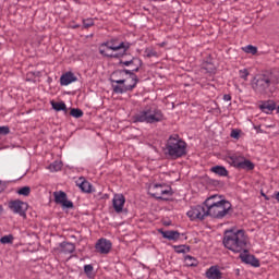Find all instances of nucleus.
Segmentation results:
<instances>
[{"instance_id":"25","label":"nucleus","mask_w":279,"mask_h":279,"mask_svg":"<svg viewBox=\"0 0 279 279\" xmlns=\"http://www.w3.org/2000/svg\"><path fill=\"white\" fill-rule=\"evenodd\" d=\"M50 105L52 106L53 110L57 112L65 111L66 112V105L65 102H54L51 101Z\"/></svg>"},{"instance_id":"34","label":"nucleus","mask_w":279,"mask_h":279,"mask_svg":"<svg viewBox=\"0 0 279 279\" xmlns=\"http://www.w3.org/2000/svg\"><path fill=\"white\" fill-rule=\"evenodd\" d=\"M94 25H95L94 19L83 20V27L90 28Z\"/></svg>"},{"instance_id":"3","label":"nucleus","mask_w":279,"mask_h":279,"mask_svg":"<svg viewBox=\"0 0 279 279\" xmlns=\"http://www.w3.org/2000/svg\"><path fill=\"white\" fill-rule=\"evenodd\" d=\"M225 247L232 253H247V243L250 239L245 235L244 230H227L225 232V240H222Z\"/></svg>"},{"instance_id":"20","label":"nucleus","mask_w":279,"mask_h":279,"mask_svg":"<svg viewBox=\"0 0 279 279\" xmlns=\"http://www.w3.org/2000/svg\"><path fill=\"white\" fill-rule=\"evenodd\" d=\"M162 239H168V241H179L180 240V232L168 230V231H160Z\"/></svg>"},{"instance_id":"8","label":"nucleus","mask_w":279,"mask_h":279,"mask_svg":"<svg viewBox=\"0 0 279 279\" xmlns=\"http://www.w3.org/2000/svg\"><path fill=\"white\" fill-rule=\"evenodd\" d=\"M148 193L156 199L167 201L172 195L171 187L161 183H151L148 185Z\"/></svg>"},{"instance_id":"29","label":"nucleus","mask_w":279,"mask_h":279,"mask_svg":"<svg viewBox=\"0 0 279 279\" xmlns=\"http://www.w3.org/2000/svg\"><path fill=\"white\" fill-rule=\"evenodd\" d=\"M14 242V236L12 234H7L2 238H0V244L2 245H9Z\"/></svg>"},{"instance_id":"15","label":"nucleus","mask_w":279,"mask_h":279,"mask_svg":"<svg viewBox=\"0 0 279 279\" xmlns=\"http://www.w3.org/2000/svg\"><path fill=\"white\" fill-rule=\"evenodd\" d=\"M242 260V263L251 265L252 267H259V259H257L254 255H250V254H241L239 256Z\"/></svg>"},{"instance_id":"46","label":"nucleus","mask_w":279,"mask_h":279,"mask_svg":"<svg viewBox=\"0 0 279 279\" xmlns=\"http://www.w3.org/2000/svg\"><path fill=\"white\" fill-rule=\"evenodd\" d=\"M278 4H279V2H278Z\"/></svg>"},{"instance_id":"7","label":"nucleus","mask_w":279,"mask_h":279,"mask_svg":"<svg viewBox=\"0 0 279 279\" xmlns=\"http://www.w3.org/2000/svg\"><path fill=\"white\" fill-rule=\"evenodd\" d=\"M275 82L271 76L262 74L254 77L252 81V89H254L257 94H266L267 89H269L270 85H274Z\"/></svg>"},{"instance_id":"23","label":"nucleus","mask_w":279,"mask_h":279,"mask_svg":"<svg viewBox=\"0 0 279 279\" xmlns=\"http://www.w3.org/2000/svg\"><path fill=\"white\" fill-rule=\"evenodd\" d=\"M60 247H62V253L65 254H72L75 251V245H73L71 242H62Z\"/></svg>"},{"instance_id":"35","label":"nucleus","mask_w":279,"mask_h":279,"mask_svg":"<svg viewBox=\"0 0 279 279\" xmlns=\"http://www.w3.org/2000/svg\"><path fill=\"white\" fill-rule=\"evenodd\" d=\"M239 75L241 76V78H244V81H247V76H250V72L246 69H244L239 71Z\"/></svg>"},{"instance_id":"1","label":"nucleus","mask_w":279,"mask_h":279,"mask_svg":"<svg viewBox=\"0 0 279 279\" xmlns=\"http://www.w3.org/2000/svg\"><path fill=\"white\" fill-rule=\"evenodd\" d=\"M110 82L114 94H126L136 88L138 76L130 70H117L111 74Z\"/></svg>"},{"instance_id":"27","label":"nucleus","mask_w":279,"mask_h":279,"mask_svg":"<svg viewBox=\"0 0 279 279\" xmlns=\"http://www.w3.org/2000/svg\"><path fill=\"white\" fill-rule=\"evenodd\" d=\"M62 169V162H60L59 160H54L52 163H50V166H48V170H50L51 172H58Z\"/></svg>"},{"instance_id":"42","label":"nucleus","mask_w":279,"mask_h":279,"mask_svg":"<svg viewBox=\"0 0 279 279\" xmlns=\"http://www.w3.org/2000/svg\"><path fill=\"white\" fill-rule=\"evenodd\" d=\"M124 85H132V81H129L128 83H124Z\"/></svg>"},{"instance_id":"24","label":"nucleus","mask_w":279,"mask_h":279,"mask_svg":"<svg viewBox=\"0 0 279 279\" xmlns=\"http://www.w3.org/2000/svg\"><path fill=\"white\" fill-rule=\"evenodd\" d=\"M262 112H265L266 114L271 113L274 110H276V105L274 102H266L260 105Z\"/></svg>"},{"instance_id":"6","label":"nucleus","mask_w":279,"mask_h":279,"mask_svg":"<svg viewBox=\"0 0 279 279\" xmlns=\"http://www.w3.org/2000/svg\"><path fill=\"white\" fill-rule=\"evenodd\" d=\"M187 144L180 138L179 135L169 136L168 142L166 143V154L171 159H178L183 156H186Z\"/></svg>"},{"instance_id":"26","label":"nucleus","mask_w":279,"mask_h":279,"mask_svg":"<svg viewBox=\"0 0 279 279\" xmlns=\"http://www.w3.org/2000/svg\"><path fill=\"white\" fill-rule=\"evenodd\" d=\"M174 252L178 254H186L190 253L191 248L190 246H187L186 244H182V245H175L173 246Z\"/></svg>"},{"instance_id":"30","label":"nucleus","mask_w":279,"mask_h":279,"mask_svg":"<svg viewBox=\"0 0 279 279\" xmlns=\"http://www.w3.org/2000/svg\"><path fill=\"white\" fill-rule=\"evenodd\" d=\"M184 263L186 264L187 267H196L197 266V259L186 255V257H184Z\"/></svg>"},{"instance_id":"37","label":"nucleus","mask_w":279,"mask_h":279,"mask_svg":"<svg viewBox=\"0 0 279 279\" xmlns=\"http://www.w3.org/2000/svg\"><path fill=\"white\" fill-rule=\"evenodd\" d=\"M9 133V126H0V135H8Z\"/></svg>"},{"instance_id":"16","label":"nucleus","mask_w":279,"mask_h":279,"mask_svg":"<svg viewBox=\"0 0 279 279\" xmlns=\"http://www.w3.org/2000/svg\"><path fill=\"white\" fill-rule=\"evenodd\" d=\"M207 279H222V272L219 270L218 266H210L209 269L206 270Z\"/></svg>"},{"instance_id":"5","label":"nucleus","mask_w":279,"mask_h":279,"mask_svg":"<svg viewBox=\"0 0 279 279\" xmlns=\"http://www.w3.org/2000/svg\"><path fill=\"white\" fill-rule=\"evenodd\" d=\"M129 48V44H118L116 40H110L101 44L98 51L100 52V56H104V58L119 59L125 56Z\"/></svg>"},{"instance_id":"4","label":"nucleus","mask_w":279,"mask_h":279,"mask_svg":"<svg viewBox=\"0 0 279 279\" xmlns=\"http://www.w3.org/2000/svg\"><path fill=\"white\" fill-rule=\"evenodd\" d=\"M163 114L160 109L154 106H146L142 110L137 111L133 117L135 123L155 124L160 123L163 120Z\"/></svg>"},{"instance_id":"36","label":"nucleus","mask_w":279,"mask_h":279,"mask_svg":"<svg viewBox=\"0 0 279 279\" xmlns=\"http://www.w3.org/2000/svg\"><path fill=\"white\" fill-rule=\"evenodd\" d=\"M240 134H241V131H239L238 129H233L231 131V137L234 140H239Z\"/></svg>"},{"instance_id":"39","label":"nucleus","mask_w":279,"mask_h":279,"mask_svg":"<svg viewBox=\"0 0 279 279\" xmlns=\"http://www.w3.org/2000/svg\"><path fill=\"white\" fill-rule=\"evenodd\" d=\"M225 101H231V96L225 95Z\"/></svg>"},{"instance_id":"19","label":"nucleus","mask_w":279,"mask_h":279,"mask_svg":"<svg viewBox=\"0 0 279 279\" xmlns=\"http://www.w3.org/2000/svg\"><path fill=\"white\" fill-rule=\"evenodd\" d=\"M76 186L82 190L83 193H90L92 192V184L84 178H80L76 180Z\"/></svg>"},{"instance_id":"45","label":"nucleus","mask_w":279,"mask_h":279,"mask_svg":"<svg viewBox=\"0 0 279 279\" xmlns=\"http://www.w3.org/2000/svg\"><path fill=\"white\" fill-rule=\"evenodd\" d=\"M239 0H234V2H238Z\"/></svg>"},{"instance_id":"21","label":"nucleus","mask_w":279,"mask_h":279,"mask_svg":"<svg viewBox=\"0 0 279 279\" xmlns=\"http://www.w3.org/2000/svg\"><path fill=\"white\" fill-rule=\"evenodd\" d=\"M232 167H234L235 169H241V170H245V171H253L254 170V163L251 160H246L244 162L235 163Z\"/></svg>"},{"instance_id":"10","label":"nucleus","mask_w":279,"mask_h":279,"mask_svg":"<svg viewBox=\"0 0 279 279\" xmlns=\"http://www.w3.org/2000/svg\"><path fill=\"white\" fill-rule=\"evenodd\" d=\"M28 205L22 201L15 199L9 202V209L12 210L15 215L21 217H25V213L27 211Z\"/></svg>"},{"instance_id":"28","label":"nucleus","mask_w":279,"mask_h":279,"mask_svg":"<svg viewBox=\"0 0 279 279\" xmlns=\"http://www.w3.org/2000/svg\"><path fill=\"white\" fill-rule=\"evenodd\" d=\"M70 117H73L74 119H81L84 117V111L78 108H72L70 110Z\"/></svg>"},{"instance_id":"43","label":"nucleus","mask_w":279,"mask_h":279,"mask_svg":"<svg viewBox=\"0 0 279 279\" xmlns=\"http://www.w3.org/2000/svg\"><path fill=\"white\" fill-rule=\"evenodd\" d=\"M277 112L279 113V106L277 107Z\"/></svg>"},{"instance_id":"22","label":"nucleus","mask_w":279,"mask_h":279,"mask_svg":"<svg viewBox=\"0 0 279 279\" xmlns=\"http://www.w3.org/2000/svg\"><path fill=\"white\" fill-rule=\"evenodd\" d=\"M210 172H213L216 175H219L220 178H227L228 177V170L222 166L211 167Z\"/></svg>"},{"instance_id":"18","label":"nucleus","mask_w":279,"mask_h":279,"mask_svg":"<svg viewBox=\"0 0 279 279\" xmlns=\"http://www.w3.org/2000/svg\"><path fill=\"white\" fill-rule=\"evenodd\" d=\"M246 161H248V160L245 159L244 156L241 154H234V155L227 157V162H229V165H231V166L239 165V163L246 162Z\"/></svg>"},{"instance_id":"12","label":"nucleus","mask_w":279,"mask_h":279,"mask_svg":"<svg viewBox=\"0 0 279 279\" xmlns=\"http://www.w3.org/2000/svg\"><path fill=\"white\" fill-rule=\"evenodd\" d=\"M96 252L107 255L111 251V242L105 238H101L95 244Z\"/></svg>"},{"instance_id":"11","label":"nucleus","mask_w":279,"mask_h":279,"mask_svg":"<svg viewBox=\"0 0 279 279\" xmlns=\"http://www.w3.org/2000/svg\"><path fill=\"white\" fill-rule=\"evenodd\" d=\"M54 203L61 205L63 208L72 209L73 203L66 199L65 192H53Z\"/></svg>"},{"instance_id":"38","label":"nucleus","mask_w":279,"mask_h":279,"mask_svg":"<svg viewBox=\"0 0 279 279\" xmlns=\"http://www.w3.org/2000/svg\"><path fill=\"white\" fill-rule=\"evenodd\" d=\"M147 57H148V58L156 57V51H154V50H148V51H147Z\"/></svg>"},{"instance_id":"32","label":"nucleus","mask_w":279,"mask_h":279,"mask_svg":"<svg viewBox=\"0 0 279 279\" xmlns=\"http://www.w3.org/2000/svg\"><path fill=\"white\" fill-rule=\"evenodd\" d=\"M17 194L21 196L27 197L31 194V187L29 186L21 187V189H19Z\"/></svg>"},{"instance_id":"9","label":"nucleus","mask_w":279,"mask_h":279,"mask_svg":"<svg viewBox=\"0 0 279 279\" xmlns=\"http://www.w3.org/2000/svg\"><path fill=\"white\" fill-rule=\"evenodd\" d=\"M191 221L203 220L206 217H209L207 209L203 205H197L192 207L190 211L186 213Z\"/></svg>"},{"instance_id":"17","label":"nucleus","mask_w":279,"mask_h":279,"mask_svg":"<svg viewBox=\"0 0 279 279\" xmlns=\"http://www.w3.org/2000/svg\"><path fill=\"white\" fill-rule=\"evenodd\" d=\"M121 64H123L124 66H135L128 71L137 73L140 70V66L142 65V61L136 58H133V60H130V61L121 60Z\"/></svg>"},{"instance_id":"41","label":"nucleus","mask_w":279,"mask_h":279,"mask_svg":"<svg viewBox=\"0 0 279 279\" xmlns=\"http://www.w3.org/2000/svg\"><path fill=\"white\" fill-rule=\"evenodd\" d=\"M276 201H277V203H279V192H277V194H276Z\"/></svg>"},{"instance_id":"40","label":"nucleus","mask_w":279,"mask_h":279,"mask_svg":"<svg viewBox=\"0 0 279 279\" xmlns=\"http://www.w3.org/2000/svg\"><path fill=\"white\" fill-rule=\"evenodd\" d=\"M3 211H4V207H2V205H0V215H2Z\"/></svg>"},{"instance_id":"33","label":"nucleus","mask_w":279,"mask_h":279,"mask_svg":"<svg viewBox=\"0 0 279 279\" xmlns=\"http://www.w3.org/2000/svg\"><path fill=\"white\" fill-rule=\"evenodd\" d=\"M83 271H85L86 277L92 278V272L94 271V266L85 265V266H83Z\"/></svg>"},{"instance_id":"31","label":"nucleus","mask_w":279,"mask_h":279,"mask_svg":"<svg viewBox=\"0 0 279 279\" xmlns=\"http://www.w3.org/2000/svg\"><path fill=\"white\" fill-rule=\"evenodd\" d=\"M242 50H244L245 53H251L252 56H256L257 53V47L254 46H245Z\"/></svg>"},{"instance_id":"2","label":"nucleus","mask_w":279,"mask_h":279,"mask_svg":"<svg viewBox=\"0 0 279 279\" xmlns=\"http://www.w3.org/2000/svg\"><path fill=\"white\" fill-rule=\"evenodd\" d=\"M203 207L207 210L209 217H213L215 219H222L229 214L232 205L221 195L214 194L207 197L206 201H204Z\"/></svg>"},{"instance_id":"13","label":"nucleus","mask_w":279,"mask_h":279,"mask_svg":"<svg viewBox=\"0 0 279 279\" xmlns=\"http://www.w3.org/2000/svg\"><path fill=\"white\" fill-rule=\"evenodd\" d=\"M112 205L114 213L122 214L123 207H125V196L122 194H114Z\"/></svg>"},{"instance_id":"14","label":"nucleus","mask_w":279,"mask_h":279,"mask_svg":"<svg viewBox=\"0 0 279 279\" xmlns=\"http://www.w3.org/2000/svg\"><path fill=\"white\" fill-rule=\"evenodd\" d=\"M77 82V76L73 74L72 72H65L60 76V85L62 86H69L72 83Z\"/></svg>"},{"instance_id":"44","label":"nucleus","mask_w":279,"mask_h":279,"mask_svg":"<svg viewBox=\"0 0 279 279\" xmlns=\"http://www.w3.org/2000/svg\"><path fill=\"white\" fill-rule=\"evenodd\" d=\"M73 28H78V25H76L75 27H73Z\"/></svg>"}]
</instances>
